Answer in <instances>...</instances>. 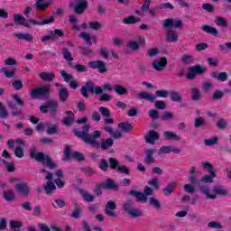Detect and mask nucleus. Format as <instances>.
I'll return each mask as SVG.
<instances>
[{"label":"nucleus","mask_w":231,"mask_h":231,"mask_svg":"<svg viewBox=\"0 0 231 231\" xmlns=\"http://www.w3.org/2000/svg\"><path fill=\"white\" fill-rule=\"evenodd\" d=\"M89 129H91L90 125H85L82 127V132L79 131V129L74 128L73 133L77 138H80V140H83L84 143H87V145L96 144L97 143L95 140H98L102 136V132L99 130H95L92 132V134H88Z\"/></svg>","instance_id":"2"},{"label":"nucleus","mask_w":231,"mask_h":231,"mask_svg":"<svg viewBox=\"0 0 231 231\" xmlns=\"http://www.w3.org/2000/svg\"><path fill=\"white\" fill-rule=\"evenodd\" d=\"M181 62L182 64H191V62H194V56L190 55V54H184L181 57Z\"/></svg>","instance_id":"54"},{"label":"nucleus","mask_w":231,"mask_h":231,"mask_svg":"<svg viewBox=\"0 0 231 231\" xmlns=\"http://www.w3.org/2000/svg\"><path fill=\"white\" fill-rule=\"evenodd\" d=\"M16 190L23 197L28 198L30 196V188L26 182H20L15 186Z\"/></svg>","instance_id":"18"},{"label":"nucleus","mask_w":231,"mask_h":231,"mask_svg":"<svg viewBox=\"0 0 231 231\" xmlns=\"http://www.w3.org/2000/svg\"><path fill=\"white\" fill-rule=\"evenodd\" d=\"M64 37V31L61 29H55L53 31H50L49 34L42 36L41 38V42H48V41H55V39H59Z\"/></svg>","instance_id":"13"},{"label":"nucleus","mask_w":231,"mask_h":231,"mask_svg":"<svg viewBox=\"0 0 231 231\" xmlns=\"http://www.w3.org/2000/svg\"><path fill=\"white\" fill-rule=\"evenodd\" d=\"M176 185H178V183L176 182H171L169 183L163 189L162 192L165 196H171V194H172V192L174 191V189H176Z\"/></svg>","instance_id":"36"},{"label":"nucleus","mask_w":231,"mask_h":231,"mask_svg":"<svg viewBox=\"0 0 231 231\" xmlns=\"http://www.w3.org/2000/svg\"><path fill=\"white\" fill-rule=\"evenodd\" d=\"M199 190L202 194L206 195L207 199H216L217 198L216 194H210V188L208 185L200 186Z\"/></svg>","instance_id":"26"},{"label":"nucleus","mask_w":231,"mask_h":231,"mask_svg":"<svg viewBox=\"0 0 231 231\" xmlns=\"http://www.w3.org/2000/svg\"><path fill=\"white\" fill-rule=\"evenodd\" d=\"M171 100H172V102H178L179 104H181L183 102V97H181V95H180V92L171 91Z\"/></svg>","instance_id":"44"},{"label":"nucleus","mask_w":231,"mask_h":231,"mask_svg":"<svg viewBox=\"0 0 231 231\" xmlns=\"http://www.w3.org/2000/svg\"><path fill=\"white\" fill-rule=\"evenodd\" d=\"M61 78L63 79L64 82H66L67 84H69V82H71V80H73V75L66 72V70H60V71Z\"/></svg>","instance_id":"51"},{"label":"nucleus","mask_w":231,"mask_h":231,"mask_svg":"<svg viewBox=\"0 0 231 231\" xmlns=\"http://www.w3.org/2000/svg\"><path fill=\"white\" fill-rule=\"evenodd\" d=\"M138 97L142 98V100H147L148 102H154L156 100V97L159 98H167L169 97V91L167 90H157L155 91V96H152L147 92H140Z\"/></svg>","instance_id":"9"},{"label":"nucleus","mask_w":231,"mask_h":231,"mask_svg":"<svg viewBox=\"0 0 231 231\" xmlns=\"http://www.w3.org/2000/svg\"><path fill=\"white\" fill-rule=\"evenodd\" d=\"M215 24H217V26H221V28H228V22H226V19L221 16L216 17Z\"/></svg>","instance_id":"42"},{"label":"nucleus","mask_w":231,"mask_h":231,"mask_svg":"<svg viewBox=\"0 0 231 231\" xmlns=\"http://www.w3.org/2000/svg\"><path fill=\"white\" fill-rule=\"evenodd\" d=\"M217 129H220V131H225V129L228 127V122L225 118H220L217 122Z\"/></svg>","instance_id":"50"},{"label":"nucleus","mask_w":231,"mask_h":231,"mask_svg":"<svg viewBox=\"0 0 231 231\" xmlns=\"http://www.w3.org/2000/svg\"><path fill=\"white\" fill-rule=\"evenodd\" d=\"M108 162H109L108 167H110L112 171H116V169L118 170V167H120V162H118V160L113 157L109 158Z\"/></svg>","instance_id":"49"},{"label":"nucleus","mask_w":231,"mask_h":231,"mask_svg":"<svg viewBox=\"0 0 231 231\" xmlns=\"http://www.w3.org/2000/svg\"><path fill=\"white\" fill-rule=\"evenodd\" d=\"M210 77L214 79V80H218V82H226L228 80V73L226 72L216 70L210 73Z\"/></svg>","instance_id":"20"},{"label":"nucleus","mask_w":231,"mask_h":231,"mask_svg":"<svg viewBox=\"0 0 231 231\" xmlns=\"http://www.w3.org/2000/svg\"><path fill=\"white\" fill-rule=\"evenodd\" d=\"M69 158H74L78 162H84L86 158L84 157V154L80 153L79 152H71V146L70 145H66L65 150H64V158L63 160H69Z\"/></svg>","instance_id":"11"},{"label":"nucleus","mask_w":231,"mask_h":231,"mask_svg":"<svg viewBox=\"0 0 231 231\" xmlns=\"http://www.w3.org/2000/svg\"><path fill=\"white\" fill-rule=\"evenodd\" d=\"M4 199L5 201H14V199H15V195L12 190H6L4 191Z\"/></svg>","instance_id":"59"},{"label":"nucleus","mask_w":231,"mask_h":231,"mask_svg":"<svg viewBox=\"0 0 231 231\" xmlns=\"http://www.w3.org/2000/svg\"><path fill=\"white\" fill-rule=\"evenodd\" d=\"M141 19L136 18L134 15H130L123 20L125 24H135V23H140Z\"/></svg>","instance_id":"48"},{"label":"nucleus","mask_w":231,"mask_h":231,"mask_svg":"<svg viewBox=\"0 0 231 231\" xmlns=\"http://www.w3.org/2000/svg\"><path fill=\"white\" fill-rule=\"evenodd\" d=\"M39 78L43 82H53L55 80V72L43 71L39 74Z\"/></svg>","instance_id":"25"},{"label":"nucleus","mask_w":231,"mask_h":231,"mask_svg":"<svg viewBox=\"0 0 231 231\" xmlns=\"http://www.w3.org/2000/svg\"><path fill=\"white\" fill-rule=\"evenodd\" d=\"M40 111L41 113H43V115L50 113L51 116H57V114L59 113V101L55 99L47 100L45 105L40 106Z\"/></svg>","instance_id":"6"},{"label":"nucleus","mask_w":231,"mask_h":231,"mask_svg":"<svg viewBox=\"0 0 231 231\" xmlns=\"http://www.w3.org/2000/svg\"><path fill=\"white\" fill-rule=\"evenodd\" d=\"M163 134L166 140H172L173 142H180L181 140V137L174 134V132L166 131Z\"/></svg>","instance_id":"35"},{"label":"nucleus","mask_w":231,"mask_h":231,"mask_svg":"<svg viewBox=\"0 0 231 231\" xmlns=\"http://www.w3.org/2000/svg\"><path fill=\"white\" fill-rule=\"evenodd\" d=\"M199 98H201V92H199V89L196 88H191V100H199Z\"/></svg>","instance_id":"57"},{"label":"nucleus","mask_w":231,"mask_h":231,"mask_svg":"<svg viewBox=\"0 0 231 231\" xmlns=\"http://www.w3.org/2000/svg\"><path fill=\"white\" fill-rule=\"evenodd\" d=\"M144 140L146 143H154V142H156L157 140H160V134H158V132L154 130H150L146 134Z\"/></svg>","instance_id":"21"},{"label":"nucleus","mask_w":231,"mask_h":231,"mask_svg":"<svg viewBox=\"0 0 231 231\" xmlns=\"http://www.w3.org/2000/svg\"><path fill=\"white\" fill-rule=\"evenodd\" d=\"M88 27L90 28V30H94L95 32H97L102 28V24H100V22H89Z\"/></svg>","instance_id":"62"},{"label":"nucleus","mask_w":231,"mask_h":231,"mask_svg":"<svg viewBox=\"0 0 231 231\" xmlns=\"http://www.w3.org/2000/svg\"><path fill=\"white\" fill-rule=\"evenodd\" d=\"M81 215H82V208H80V205L75 204V208L72 211L70 217H72L73 219H80Z\"/></svg>","instance_id":"38"},{"label":"nucleus","mask_w":231,"mask_h":231,"mask_svg":"<svg viewBox=\"0 0 231 231\" xmlns=\"http://www.w3.org/2000/svg\"><path fill=\"white\" fill-rule=\"evenodd\" d=\"M167 42H178V34L172 29H168L166 35Z\"/></svg>","instance_id":"34"},{"label":"nucleus","mask_w":231,"mask_h":231,"mask_svg":"<svg viewBox=\"0 0 231 231\" xmlns=\"http://www.w3.org/2000/svg\"><path fill=\"white\" fill-rule=\"evenodd\" d=\"M0 118H8V110L6 106L3 105V102L0 101Z\"/></svg>","instance_id":"61"},{"label":"nucleus","mask_w":231,"mask_h":231,"mask_svg":"<svg viewBox=\"0 0 231 231\" xmlns=\"http://www.w3.org/2000/svg\"><path fill=\"white\" fill-rule=\"evenodd\" d=\"M207 125V122L205 121V118L202 116H199L195 118L194 120V127L195 129H200V127H205Z\"/></svg>","instance_id":"41"},{"label":"nucleus","mask_w":231,"mask_h":231,"mask_svg":"<svg viewBox=\"0 0 231 231\" xmlns=\"http://www.w3.org/2000/svg\"><path fill=\"white\" fill-rule=\"evenodd\" d=\"M13 20L14 24H17L18 26H23V28H32V26H44L46 24H51L55 21V16H50L46 19L39 18L38 20L35 19H28L26 21V18L24 15L21 14H14L13 15Z\"/></svg>","instance_id":"1"},{"label":"nucleus","mask_w":231,"mask_h":231,"mask_svg":"<svg viewBox=\"0 0 231 231\" xmlns=\"http://www.w3.org/2000/svg\"><path fill=\"white\" fill-rule=\"evenodd\" d=\"M163 27L168 28V29H172L174 27L175 28H183V22H181L180 20H173L171 18H167L164 21Z\"/></svg>","instance_id":"17"},{"label":"nucleus","mask_w":231,"mask_h":231,"mask_svg":"<svg viewBox=\"0 0 231 231\" xmlns=\"http://www.w3.org/2000/svg\"><path fill=\"white\" fill-rule=\"evenodd\" d=\"M15 71H17L16 68H14L12 70L6 69V68H2V73L5 75L7 79H13L14 75H15Z\"/></svg>","instance_id":"56"},{"label":"nucleus","mask_w":231,"mask_h":231,"mask_svg":"<svg viewBox=\"0 0 231 231\" xmlns=\"http://www.w3.org/2000/svg\"><path fill=\"white\" fill-rule=\"evenodd\" d=\"M79 37L83 39V41H85L87 46H93V42L91 41V36L89 35V33L82 32Z\"/></svg>","instance_id":"47"},{"label":"nucleus","mask_w":231,"mask_h":231,"mask_svg":"<svg viewBox=\"0 0 231 231\" xmlns=\"http://www.w3.org/2000/svg\"><path fill=\"white\" fill-rule=\"evenodd\" d=\"M88 66L91 69H97L100 73L107 72V67L104 60H91L88 62Z\"/></svg>","instance_id":"14"},{"label":"nucleus","mask_w":231,"mask_h":231,"mask_svg":"<svg viewBox=\"0 0 231 231\" xmlns=\"http://www.w3.org/2000/svg\"><path fill=\"white\" fill-rule=\"evenodd\" d=\"M152 66L155 71H163L167 68V58L162 57L158 61L153 60Z\"/></svg>","instance_id":"19"},{"label":"nucleus","mask_w":231,"mask_h":231,"mask_svg":"<svg viewBox=\"0 0 231 231\" xmlns=\"http://www.w3.org/2000/svg\"><path fill=\"white\" fill-rule=\"evenodd\" d=\"M113 89L120 97L127 95V88L122 85H114Z\"/></svg>","instance_id":"37"},{"label":"nucleus","mask_w":231,"mask_h":231,"mask_svg":"<svg viewBox=\"0 0 231 231\" xmlns=\"http://www.w3.org/2000/svg\"><path fill=\"white\" fill-rule=\"evenodd\" d=\"M89 3L88 0H72L69 3V8L73 10L76 15H82L88 10Z\"/></svg>","instance_id":"8"},{"label":"nucleus","mask_w":231,"mask_h":231,"mask_svg":"<svg viewBox=\"0 0 231 231\" xmlns=\"http://www.w3.org/2000/svg\"><path fill=\"white\" fill-rule=\"evenodd\" d=\"M122 209L133 219L142 217V211L138 208L134 207L133 204V199H126V201L122 206Z\"/></svg>","instance_id":"7"},{"label":"nucleus","mask_w":231,"mask_h":231,"mask_svg":"<svg viewBox=\"0 0 231 231\" xmlns=\"http://www.w3.org/2000/svg\"><path fill=\"white\" fill-rule=\"evenodd\" d=\"M213 194L217 196H226L228 194V191L226 189H223L221 186H215L213 188Z\"/></svg>","instance_id":"43"},{"label":"nucleus","mask_w":231,"mask_h":231,"mask_svg":"<svg viewBox=\"0 0 231 231\" xmlns=\"http://www.w3.org/2000/svg\"><path fill=\"white\" fill-rule=\"evenodd\" d=\"M114 210H116V202L109 200L105 207V214H106L109 217H118V215H116V212Z\"/></svg>","instance_id":"16"},{"label":"nucleus","mask_w":231,"mask_h":231,"mask_svg":"<svg viewBox=\"0 0 231 231\" xmlns=\"http://www.w3.org/2000/svg\"><path fill=\"white\" fill-rule=\"evenodd\" d=\"M29 156L31 160H35L38 163H42V165H46V167L51 170L57 169V164L53 162L51 157H50V155H46L42 152H37L36 148L29 150Z\"/></svg>","instance_id":"4"},{"label":"nucleus","mask_w":231,"mask_h":231,"mask_svg":"<svg viewBox=\"0 0 231 231\" xmlns=\"http://www.w3.org/2000/svg\"><path fill=\"white\" fill-rule=\"evenodd\" d=\"M118 129H121L123 133H131L133 131L134 126L129 122H121L117 125Z\"/></svg>","instance_id":"32"},{"label":"nucleus","mask_w":231,"mask_h":231,"mask_svg":"<svg viewBox=\"0 0 231 231\" xmlns=\"http://www.w3.org/2000/svg\"><path fill=\"white\" fill-rule=\"evenodd\" d=\"M102 184L101 183H97L96 184L95 188H94V194H96L97 198H100V196H102Z\"/></svg>","instance_id":"64"},{"label":"nucleus","mask_w":231,"mask_h":231,"mask_svg":"<svg viewBox=\"0 0 231 231\" xmlns=\"http://www.w3.org/2000/svg\"><path fill=\"white\" fill-rule=\"evenodd\" d=\"M206 71H207V68H205V66L203 65H196V66L190 67L186 75V79L188 80H194L197 75H203V73H205Z\"/></svg>","instance_id":"10"},{"label":"nucleus","mask_w":231,"mask_h":231,"mask_svg":"<svg viewBox=\"0 0 231 231\" xmlns=\"http://www.w3.org/2000/svg\"><path fill=\"white\" fill-rule=\"evenodd\" d=\"M58 97L61 104H66L69 98V90L67 88H61L58 90Z\"/></svg>","instance_id":"22"},{"label":"nucleus","mask_w":231,"mask_h":231,"mask_svg":"<svg viewBox=\"0 0 231 231\" xmlns=\"http://www.w3.org/2000/svg\"><path fill=\"white\" fill-rule=\"evenodd\" d=\"M98 111L104 118H109L111 116V110L106 106H100Z\"/></svg>","instance_id":"55"},{"label":"nucleus","mask_w":231,"mask_h":231,"mask_svg":"<svg viewBox=\"0 0 231 231\" xmlns=\"http://www.w3.org/2000/svg\"><path fill=\"white\" fill-rule=\"evenodd\" d=\"M65 115H67V117L62 120V123L64 125H67V127H69V125L73 124V120H75V114L73 111H66Z\"/></svg>","instance_id":"28"},{"label":"nucleus","mask_w":231,"mask_h":231,"mask_svg":"<svg viewBox=\"0 0 231 231\" xmlns=\"http://www.w3.org/2000/svg\"><path fill=\"white\" fill-rule=\"evenodd\" d=\"M225 97V92L217 89L212 95V100H221Z\"/></svg>","instance_id":"60"},{"label":"nucleus","mask_w":231,"mask_h":231,"mask_svg":"<svg viewBox=\"0 0 231 231\" xmlns=\"http://www.w3.org/2000/svg\"><path fill=\"white\" fill-rule=\"evenodd\" d=\"M95 144L90 143V145L96 149H101L102 151H107V149L115 145V140H113V138L101 139L100 143L95 139Z\"/></svg>","instance_id":"12"},{"label":"nucleus","mask_w":231,"mask_h":231,"mask_svg":"<svg viewBox=\"0 0 231 231\" xmlns=\"http://www.w3.org/2000/svg\"><path fill=\"white\" fill-rule=\"evenodd\" d=\"M201 167L204 171H207L208 174L212 176V178H216V171H214V165L208 162H201Z\"/></svg>","instance_id":"27"},{"label":"nucleus","mask_w":231,"mask_h":231,"mask_svg":"<svg viewBox=\"0 0 231 231\" xmlns=\"http://www.w3.org/2000/svg\"><path fill=\"white\" fill-rule=\"evenodd\" d=\"M104 89H106V91H113V86L111 84H105L102 87H96L95 83L91 80H88L86 82L84 86L80 88V93L84 98H88L89 97V93L91 95H102L104 93Z\"/></svg>","instance_id":"3"},{"label":"nucleus","mask_w":231,"mask_h":231,"mask_svg":"<svg viewBox=\"0 0 231 231\" xmlns=\"http://www.w3.org/2000/svg\"><path fill=\"white\" fill-rule=\"evenodd\" d=\"M34 6L37 12H44L50 7V2H42L41 0H37Z\"/></svg>","instance_id":"31"},{"label":"nucleus","mask_w":231,"mask_h":231,"mask_svg":"<svg viewBox=\"0 0 231 231\" xmlns=\"http://www.w3.org/2000/svg\"><path fill=\"white\" fill-rule=\"evenodd\" d=\"M14 37H16V39H19V41H27V42H33V37L32 36V34L29 33L19 32L14 34Z\"/></svg>","instance_id":"33"},{"label":"nucleus","mask_w":231,"mask_h":231,"mask_svg":"<svg viewBox=\"0 0 231 231\" xmlns=\"http://www.w3.org/2000/svg\"><path fill=\"white\" fill-rule=\"evenodd\" d=\"M69 68H72L75 71L78 73H86L88 71V67L82 65V64H76L73 66L71 62L69 63Z\"/></svg>","instance_id":"39"},{"label":"nucleus","mask_w":231,"mask_h":231,"mask_svg":"<svg viewBox=\"0 0 231 231\" xmlns=\"http://www.w3.org/2000/svg\"><path fill=\"white\" fill-rule=\"evenodd\" d=\"M14 156L16 158H24V150L21 146H16L14 149Z\"/></svg>","instance_id":"63"},{"label":"nucleus","mask_w":231,"mask_h":231,"mask_svg":"<svg viewBox=\"0 0 231 231\" xmlns=\"http://www.w3.org/2000/svg\"><path fill=\"white\" fill-rule=\"evenodd\" d=\"M80 194H81L84 201H86L87 203H91V202L95 201V196L91 195L89 193V191H88V190H81Z\"/></svg>","instance_id":"40"},{"label":"nucleus","mask_w":231,"mask_h":231,"mask_svg":"<svg viewBox=\"0 0 231 231\" xmlns=\"http://www.w3.org/2000/svg\"><path fill=\"white\" fill-rule=\"evenodd\" d=\"M62 55L65 60H69V62H72L73 57L71 56V52L69 51V49H68V47H64L62 49Z\"/></svg>","instance_id":"52"},{"label":"nucleus","mask_w":231,"mask_h":231,"mask_svg":"<svg viewBox=\"0 0 231 231\" xmlns=\"http://www.w3.org/2000/svg\"><path fill=\"white\" fill-rule=\"evenodd\" d=\"M154 152L155 151L152 149H147L145 151L146 157L144 159V162L147 163V165H152V163H154Z\"/></svg>","instance_id":"29"},{"label":"nucleus","mask_w":231,"mask_h":231,"mask_svg":"<svg viewBox=\"0 0 231 231\" xmlns=\"http://www.w3.org/2000/svg\"><path fill=\"white\" fill-rule=\"evenodd\" d=\"M130 196H134L136 199L137 203H147V196L145 194L137 191V190H130L128 192Z\"/></svg>","instance_id":"23"},{"label":"nucleus","mask_w":231,"mask_h":231,"mask_svg":"<svg viewBox=\"0 0 231 231\" xmlns=\"http://www.w3.org/2000/svg\"><path fill=\"white\" fill-rule=\"evenodd\" d=\"M202 32H205V33H209V35H214V37H217L219 35V32L216 27H212L210 25H202L201 27Z\"/></svg>","instance_id":"30"},{"label":"nucleus","mask_w":231,"mask_h":231,"mask_svg":"<svg viewBox=\"0 0 231 231\" xmlns=\"http://www.w3.org/2000/svg\"><path fill=\"white\" fill-rule=\"evenodd\" d=\"M149 203L151 207H153V208H155V210H162V203L157 199L151 197L149 199Z\"/></svg>","instance_id":"46"},{"label":"nucleus","mask_w":231,"mask_h":231,"mask_svg":"<svg viewBox=\"0 0 231 231\" xmlns=\"http://www.w3.org/2000/svg\"><path fill=\"white\" fill-rule=\"evenodd\" d=\"M45 179L47 180L46 185L44 186L45 194L49 196L53 190H57V186L53 183V173H48Z\"/></svg>","instance_id":"15"},{"label":"nucleus","mask_w":231,"mask_h":231,"mask_svg":"<svg viewBox=\"0 0 231 231\" xmlns=\"http://www.w3.org/2000/svg\"><path fill=\"white\" fill-rule=\"evenodd\" d=\"M30 95L32 100H36L37 98L48 100L51 96V88H50V85L37 87L31 90Z\"/></svg>","instance_id":"5"},{"label":"nucleus","mask_w":231,"mask_h":231,"mask_svg":"<svg viewBox=\"0 0 231 231\" xmlns=\"http://www.w3.org/2000/svg\"><path fill=\"white\" fill-rule=\"evenodd\" d=\"M98 168L103 172H107V169H109V162H107V160L101 159L100 162H99Z\"/></svg>","instance_id":"53"},{"label":"nucleus","mask_w":231,"mask_h":231,"mask_svg":"<svg viewBox=\"0 0 231 231\" xmlns=\"http://www.w3.org/2000/svg\"><path fill=\"white\" fill-rule=\"evenodd\" d=\"M69 23L72 24V30H75L76 32H80V27L77 25L79 22L77 20V17L74 16V14L69 15Z\"/></svg>","instance_id":"45"},{"label":"nucleus","mask_w":231,"mask_h":231,"mask_svg":"<svg viewBox=\"0 0 231 231\" xmlns=\"http://www.w3.org/2000/svg\"><path fill=\"white\" fill-rule=\"evenodd\" d=\"M103 189H105L106 190H118L119 187L113 179L108 178L105 180L103 184Z\"/></svg>","instance_id":"24"},{"label":"nucleus","mask_w":231,"mask_h":231,"mask_svg":"<svg viewBox=\"0 0 231 231\" xmlns=\"http://www.w3.org/2000/svg\"><path fill=\"white\" fill-rule=\"evenodd\" d=\"M217 142H219V139L217 136L204 140V143L207 147H212V145H216Z\"/></svg>","instance_id":"58"}]
</instances>
